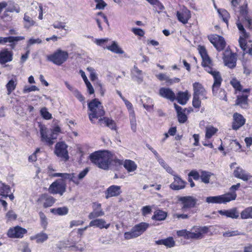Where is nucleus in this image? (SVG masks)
I'll return each mask as SVG.
<instances>
[{"mask_svg": "<svg viewBox=\"0 0 252 252\" xmlns=\"http://www.w3.org/2000/svg\"><path fill=\"white\" fill-rule=\"evenodd\" d=\"M91 161L99 168L106 170L113 159V155L107 151H97L90 156Z\"/></svg>", "mask_w": 252, "mask_h": 252, "instance_id": "obj_1", "label": "nucleus"}, {"mask_svg": "<svg viewBox=\"0 0 252 252\" xmlns=\"http://www.w3.org/2000/svg\"><path fill=\"white\" fill-rule=\"evenodd\" d=\"M197 50L202 59V66L204 68L206 71L212 75L214 79H221L220 72L213 67V61L209 56L205 47L199 45Z\"/></svg>", "mask_w": 252, "mask_h": 252, "instance_id": "obj_2", "label": "nucleus"}, {"mask_svg": "<svg viewBox=\"0 0 252 252\" xmlns=\"http://www.w3.org/2000/svg\"><path fill=\"white\" fill-rule=\"evenodd\" d=\"M39 131L41 141L45 145L51 146L55 143L57 135L61 133V129L59 126H56L49 130L45 126H41Z\"/></svg>", "mask_w": 252, "mask_h": 252, "instance_id": "obj_3", "label": "nucleus"}, {"mask_svg": "<svg viewBox=\"0 0 252 252\" xmlns=\"http://www.w3.org/2000/svg\"><path fill=\"white\" fill-rule=\"evenodd\" d=\"M236 25L241 34L239 39V43L241 48L244 52L252 55V41H249L248 43L246 41V40L250 37L249 33L246 32L242 24L240 22L239 19L237 21Z\"/></svg>", "mask_w": 252, "mask_h": 252, "instance_id": "obj_4", "label": "nucleus"}, {"mask_svg": "<svg viewBox=\"0 0 252 252\" xmlns=\"http://www.w3.org/2000/svg\"><path fill=\"white\" fill-rule=\"evenodd\" d=\"M88 107L90 111L89 117L92 123H94V119L102 118L105 115L103 107L101 102L96 99H94L89 103Z\"/></svg>", "mask_w": 252, "mask_h": 252, "instance_id": "obj_5", "label": "nucleus"}, {"mask_svg": "<svg viewBox=\"0 0 252 252\" xmlns=\"http://www.w3.org/2000/svg\"><path fill=\"white\" fill-rule=\"evenodd\" d=\"M68 57L69 54L66 51H64L59 48L52 54L48 55L47 59L54 64L57 65H61L67 61Z\"/></svg>", "mask_w": 252, "mask_h": 252, "instance_id": "obj_6", "label": "nucleus"}, {"mask_svg": "<svg viewBox=\"0 0 252 252\" xmlns=\"http://www.w3.org/2000/svg\"><path fill=\"white\" fill-rule=\"evenodd\" d=\"M149 226V223L145 222L136 224L131 228L130 231L124 233V238L126 240L137 238L142 235Z\"/></svg>", "mask_w": 252, "mask_h": 252, "instance_id": "obj_7", "label": "nucleus"}, {"mask_svg": "<svg viewBox=\"0 0 252 252\" xmlns=\"http://www.w3.org/2000/svg\"><path fill=\"white\" fill-rule=\"evenodd\" d=\"M237 194L235 191L215 196L207 197L206 201L208 203H225L236 199Z\"/></svg>", "mask_w": 252, "mask_h": 252, "instance_id": "obj_8", "label": "nucleus"}, {"mask_svg": "<svg viewBox=\"0 0 252 252\" xmlns=\"http://www.w3.org/2000/svg\"><path fill=\"white\" fill-rule=\"evenodd\" d=\"M222 59L225 66L233 69L236 66L237 54L231 50L226 49L223 53Z\"/></svg>", "mask_w": 252, "mask_h": 252, "instance_id": "obj_9", "label": "nucleus"}, {"mask_svg": "<svg viewBox=\"0 0 252 252\" xmlns=\"http://www.w3.org/2000/svg\"><path fill=\"white\" fill-rule=\"evenodd\" d=\"M67 148L68 146L64 142H59L55 145L54 153L58 157L66 161L69 159Z\"/></svg>", "mask_w": 252, "mask_h": 252, "instance_id": "obj_10", "label": "nucleus"}, {"mask_svg": "<svg viewBox=\"0 0 252 252\" xmlns=\"http://www.w3.org/2000/svg\"><path fill=\"white\" fill-rule=\"evenodd\" d=\"M52 194H59L62 195L66 190V185L63 180L59 179L52 183L48 189Z\"/></svg>", "mask_w": 252, "mask_h": 252, "instance_id": "obj_11", "label": "nucleus"}, {"mask_svg": "<svg viewBox=\"0 0 252 252\" xmlns=\"http://www.w3.org/2000/svg\"><path fill=\"white\" fill-rule=\"evenodd\" d=\"M209 228L207 226H194L189 231V239L199 240L204 237L205 234L208 232Z\"/></svg>", "mask_w": 252, "mask_h": 252, "instance_id": "obj_12", "label": "nucleus"}, {"mask_svg": "<svg viewBox=\"0 0 252 252\" xmlns=\"http://www.w3.org/2000/svg\"><path fill=\"white\" fill-rule=\"evenodd\" d=\"M177 201L182 205V209L185 211L195 207L197 199L192 196H177Z\"/></svg>", "mask_w": 252, "mask_h": 252, "instance_id": "obj_13", "label": "nucleus"}, {"mask_svg": "<svg viewBox=\"0 0 252 252\" xmlns=\"http://www.w3.org/2000/svg\"><path fill=\"white\" fill-rule=\"evenodd\" d=\"M208 39L219 52L224 50L226 46V42L224 38L220 35L212 34L208 36Z\"/></svg>", "mask_w": 252, "mask_h": 252, "instance_id": "obj_14", "label": "nucleus"}, {"mask_svg": "<svg viewBox=\"0 0 252 252\" xmlns=\"http://www.w3.org/2000/svg\"><path fill=\"white\" fill-rule=\"evenodd\" d=\"M178 20L185 25L187 24L191 17V11L186 7L184 6L180 11L176 12Z\"/></svg>", "mask_w": 252, "mask_h": 252, "instance_id": "obj_15", "label": "nucleus"}, {"mask_svg": "<svg viewBox=\"0 0 252 252\" xmlns=\"http://www.w3.org/2000/svg\"><path fill=\"white\" fill-rule=\"evenodd\" d=\"M27 230L20 226H16L14 227L10 228L7 232V236L12 238H20L23 237L24 234L26 233Z\"/></svg>", "mask_w": 252, "mask_h": 252, "instance_id": "obj_16", "label": "nucleus"}, {"mask_svg": "<svg viewBox=\"0 0 252 252\" xmlns=\"http://www.w3.org/2000/svg\"><path fill=\"white\" fill-rule=\"evenodd\" d=\"M13 53L8 48H2L0 50V64H4L13 60Z\"/></svg>", "mask_w": 252, "mask_h": 252, "instance_id": "obj_17", "label": "nucleus"}, {"mask_svg": "<svg viewBox=\"0 0 252 252\" xmlns=\"http://www.w3.org/2000/svg\"><path fill=\"white\" fill-rule=\"evenodd\" d=\"M25 39V37L22 36L8 37H0V44L4 45L7 42L10 43V46L12 49H14L17 42Z\"/></svg>", "mask_w": 252, "mask_h": 252, "instance_id": "obj_18", "label": "nucleus"}, {"mask_svg": "<svg viewBox=\"0 0 252 252\" xmlns=\"http://www.w3.org/2000/svg\"><path fill=\"white\" fill-rule=\"evenodd\" d=\"M92 208L93 211L88 216V218L90 220H93L104 215V212L101 208V204L96 202L93 203Z\"/></svg>", "mask_w": 252, "mask_h": 252, "instance_id": "obj_19", "label": "nucleus"}, {"mask_svg": "<svg viewBox=\"0 0 252 252\" xmlns=\"http://www.w3.org/2000/svg\"><path fill=\"white\" fill-rule=\"evenodd\" d=\"M174 182L169 186L170 188L174 190H178L185 188L186 182L183 181L180 176L177 174L173 175Z\"/></svg>", "mask_w": 252, "mask_h": 252, "instance_id": "obj_20", "label": "nucleus"}, {"mask_svg": "<svg viewBox=\"0 0 252 252\" xmlns=\"http://www.w3.org/2000/svg\"><path fill=\"white\" fill-rule=\"evenodd\" d=\"M37 201L43 205L44 208H47L52 206L55 202V199L52 196L44 193L38 198Z\"/></svg>", "mask_w": 252, "mask_h": 252, "instance_id": "obj_21", "label": "nucleus"}, {"mask_svg": "<svg viewBox=\"0 0 252 252\" xmlns=\"http://www.w3.org/2000/svg\"><path fill=\"white\" fill-rule=\"evenodd\" d=\"M233 119L232 128L234 130L238 129L245 124L246 122L244 117L238 113H234Z\"/></svg>", "mask_w": 252, "mask_h": 252, "instance_id": "obj_22", "label": "nucleus"}, {"mask_svg": "<svg viewBox=\"0 0 252 252\" xmlns=\"http://www.w3.org/2000/svg\"><path fill=\"white\" fill-rule=\"evenodd\" d=\"M234 176L237 178L241 179L244 181H248L252 176L248 174L245 170L240 167H237L233 171Z\"/></svg>", "mask_w": 252, "mask_h": 252, "instance_id": "obj_23", "label": "nucleus"}, {"mask_svg": "<svg viewBox=\"0 0 252 252\" xmlns=\"http://www.w3.org/2000/svg\"><path fill=\"white\" fill-rule=\"evenodd\" d=\"M122 193L121 187L112 185L109 187L105 192V198L108 199L112 197L118 196Z\"/></svg>", "mask_w": 252, "mask_h": 252, "instance_id": "obj_24", "label": "nucleus"}, {"mask_svg": "<svg viewBox=\"0 0 252 252\" xmlns=\"http://www.w3.org/2000/svg\"><path fill=\"white\" fill-rule=\"evenodd\" d=\"M159 93L160 96L171 101H173L176 99L175 94L169 88H162L160 89Z\"/></svg>", "mask_w": 252, "mask_h": 252, "instance_id": "obj_25", "label": "nucleus"}, {"mask_svg": "<svg viewBox=\"0 0 252 252\" xmlns=\"http://www.w3.org/2000/svg\"><path fill=\"white\" fill-rule=\"evenodd\" d=\"M193 95L199 96L202 97V99H207L206 96V91L203 86L198 83H195L193 84Z\"/></svg>", "mask_w": 252, "mask_h": 252, "instance_id": "obj_26", "label": "nucleus"}, {"mask_svg": "<svg viewBox=\"0 0 252 252\" xmlns=\"http://www.w3.org/2000/svg\"><path fill=\"white\" fill-rule=\"evenodd\" d=\"M89 227L95 226L100 229H107L110 226L109 223H106L105 220L103 219H96L91 220L89 224Z\"/></svg>", "mask_w": 252, "mask_h": 252, "instance_id": "obj_27", "label": "nucleus"}, {"mask_svg": "<svg viewBox=\"0 0 252 252\" xmlns=\"http://www.w3.org/2000/svg\"><path fill=\"white\" fill-rule=\"evenodd\" d=\"M219 213L221 215L233 219H238L239 216V213L236 208L227 210H220Z\"/></svg>", "mask_w": 252, "mask_h": 252, "instance_id": "obj_28", "label": "nucleus"}, {"mask_svg": "<svg viewBox=\"0 0 252 252\" xmlns=\"http://www.w3.org/2000/svg\"><path fill=\"white\" fill-rule=\"evenodd\" d=\"M248 95L246 94L238 95L235 105L239 106L242 108L246 109L248 106Z\"/></svg>", "mask_w": 252, "mask_h": 252, "instance_id": "obj_29", "label": "nucleus"}, {"mask_svg": "<svg viewBox=\"0 0 252 252\" xmlns=\"http://www.w3.org/2000/svg\"><path fill=\"white\" fill-rule=\"evenodd\" d=\"M217 12L219 14V17L226 24L228 27L229 25V20L230 19L229 13L226 9L223 8H218Z\"/></svg>", "mask_w": 252, "mask_h": 252, "instance_id": "obj_30", "label": "nucleus"}, {"mask_svg": "<svg viewBox=\"0 0 252 252\" xmlns=\"http://www.w3.org/2000/svg\"><path fill=\"white\" fill-rule=\"evenodd\" d=\"M104 123L105 125L113 130H116L117 126L115 122L108 117H102L99 119L98 124L101 125Z\"/></svg>", "mask_w": 252, "mask_h": 252, "instance_id": "obj_31", "label": "nucleus"}, {"mask_svg": "<svg viewBox=\"0 0 252 252\" xmlns=\"http://www.w3.org/2000/svg\"><path fill=\"white\" fill-rule=\"evenodd\" d=\"M53 176L60 177H62L63 179H68L70 181H72L74 184H75L77 185H79L80 183L78 178H77L75 177L74 173L68 174V173H57L54 174L53 175Z\"/></svg>", "mask_w": 252, "mask_h": 252, "instance_id": "obj_32", "label": "nucleus"}, {"mask_svg": "<svg viewBox=\"0 0 252 252\" xmlns=\"http://www.w3.org/2000/svg\"><path fill=\"white\" fill-rule=\"evenodd\" d=\"M190 95L189 94L188 91L185 92H179L177 95L176 99L178 102L181 105H185L187 103Z\"/></svg>", "mask_w": 252, "mask_h": 252, "instance_id": "obj_33", "label": "nucleus"}, {"mask_svg": "<svg viewBox=\"0 0 252 252\" xmlns=\"http://www.w3.org/2000/svg\"><path fill=\"white\" fill-rule=\"evenodd\" d=\"M156 244L159 245H164L168 248L173 247L175 243L173 238L169 237L166 239L157 240L155 242Z\"/></svg>", "mask_w": 252, "mask_h": 252, "instance_id": "obj_34", "label": "nucleus"}, {"mask_svg": "<svg viewBox=\"0 0 252 252\" xmlns=\"http://www.w3.org/2000/svg\"><path fill=\"white\" fill-rule=\"evenodd\" d=\"M167 213L162 210H158L154 212L152 219L153 220L161 221L164 220L167 217Z\"/></svg>", "mask_w": 252, "mask_h": 252, "instance_id": "obj_35", "label": "nucleus"}, {"mask_svg": "<svg viewBox=\"0 0 252 252\" xmlns=\"http://www.w3.org/2000/svg\"><path fill=\"white\" fill-rule=\"evenodd\" d=\"M106 49L113 53L118 54H123L124 51L119 47L116 41H113L111 45L106 46Z\"/></svg>", "mask_w": 252, "mask_h": 252, "instance_id": "obj_36", "label": "nucleus"}, {"mask_svg": "<svg viewBox=\"0 0 252 252\" xmlns=\"http://www.w3.org/2000/svg\"><path fill=\"white\" fill-rule=\"evenodd\" d=\"M124 166L128 172H133L137 169L136 164L130 159H126L124 161Z\"/></svg>", "mask_w": 252, "mask_h": 252, "instance_id": "obj_37", "label": "nucleus"}, {"mask_svg": "<svg viewBox=\"0 0 252 252\" xmlns=\"http://www.w3.org/2000/svg\"><path fill=\"white\" fill-rule=\"evenodd\" d=\"M23 20L24 27L27 29H28L36 25V22L34 21L32 18L29 16L27 13L24 14Z\"/></svg>", "mask_w": 252, "mask_h": 252, "instance_id": "obj_38", "label": "nucleus"}, {"mask_svg": "<svg viewBox=\"0 0 252 252\" xmlns=\"http://www.w3.org/2000/svg\"><path fill=\"white\" fill-rule=\"evenodd\" d=\"M48 235L44 232H40L31 238V239H35L37 243H42L48 239Z\"/></svg>", "mask_w": 252, "mask_h": 252, "instance_id": "obj_39", "label": "nucleus"}, {"mask_svg": "<svg viewBox=\"0 0 252 252\" xmlns=\"http://www.w3.org/2000/svg\"><path fill=\"white\" fill-rule=\"evenodd\" d=\"M10 187L0 181V195L7 197L10 192Z\"/></svg>", "mask_w": 252, "mask_h": 252, "instance_id": "obj_40", "label": "nucleus"}, {"mask_svg": "<svg viewBox=\"0 0 252 252\" xmlns=\"http://www.w3.org/2000/svg\"><path fill=\"white\" fill-rule=\"evenodd\" d=\"M148 2L153 5L158 12L164 9V6L159 0H150Z\"/></svg>", "mask_w": 252, "mask_h": 252, "instance_id": "obj_41", "label": "nucleus"}, {"mask_svg": "<svg viewBox=\"0 0 252 252\" xmlns=\"http://www.w3.org/2000/svg\"><path fill=\"white\" fill-rule=\"evenodd\" d=\"M213 175L214 174L210 172L201 171L200 174L201 180L205 184H208L210 182V177Z\"/></svg>", "mask_w": 252, "mask_h": 252, "instance_id": "obj_42", "label": "nucleus"}, {"mask_svg": "<svg viewBox=\"0 0 252 252\" xmlns=\"http://www.w3.org/2000/svg\"><path fill=\"white\" fill-rule=\"evenodd\" d=\"M230 84L237 91H242L243 92L246 93L250 92V89H246L243 90H242V86L240 84L238 80H231L230 81Z\"/></svg>", "mask_w": 252, "mask_h": 252, "instance_id": "obj_43", "label": "nucleus"}, {"mask_svg": "<svg viewBox=\"0 0 252 252\" xmlns=\"http://www.w3.org/2000/svg\"><path fill=\"white\" fill-rule=\"evenodd\" d=\"M218 128L213 126H208L206 127L205 137L207 139L211 138L218 131Z\"/></svg>", "mask_w": 252, "mask_h": 252, "instance_id": "obj_44", "label": "nucleus"}, {"mask_svg": "<svg viewBox=\"0 0 252 252\" xmlns=\"http://www.w3.org/2000/svg\"><path fill=\"white\" fill-rule=\"evenodd\" d=\"M242 219H252V207L246 208L241 213Z\"/></svg>", "mask_w": 252, "mask_h": 252, "instance_id": "obj_45", "label": "nucleus"}, {"mask_svg": "<svg viewBox=\"0 0 252 252\" xmlns=\"http://www.w3.org/2000/svg\"><path fill=\"white\" fill-rule=\"evenodd\" d=\"M68 209L66 207L54 208L51 209V212L59 215H65L68 213Z\"/></svg>", "mask_w": 252, "mask_h": 252, "instance_id": "obj_46", "label": "nucleus"}, {"mask_svg": "<svg viewBox=\"0 0 252 252\" xmlns=\"http://www.w3.org/2000/svg\"><path fill=\"white\" fill-rule=\"evenodd\" d=\"M39 215L41 226L44 230H45L47 228L48 224V219L46 215L42 212H39Z\"/></svg>", "mask_w": 252, "mask_h": 252, "instance_id": "obj_47", "label": "nucleus"}, {"mask_svg": "<svg viewBox=\"0 0 252 252\" xmlns=\"http://www.w3.org/2000/svg\"><path fill=\"white\" fill-rule=\"evenodd\" d=\"M129 118L130 120L131 128L132 130L135 132L136 131V121L134 111H131V113H130Z\"/></svg>", "mask_w": 252, "mask_h": 252, "instance_id": "obj_48", "label": "nucleus"}, {"mask_svg": "<svg viewBox=\"0 0 252 252\" xmlns=\"http://www.w3.org/2000/svg\"><path fill=\"white\" fill-rule=\"evenodd\" d=\"M221 85V80H215L214 83L212 86V91L214 95H217L218 91H219Z\"/></svg>", "mask_w": 252, "mask_h": 252, "instance_id": "obj_49", "label": "nucleus"}, {"mask_svg": "<svg viewBox=\"0 0 252 252\" xmlns=\"http://www.w3.org/2000/svg\"><path fill=\"white\" fill-rule=\"evenodd\" d=\"M16 86V83L13 80H10L9 82L6 85L7 90V94H10V93L14 90Z\"/></svg>", "mask_w": 252, "mask_h": 252, "instance_id": "obj_50", "label": "nucleus"}, {"mask_svg": "<svg viewBox=\"0 0 252 252\" xmlns=\"http://www.w3.org/2000/svg\"><path fill=\"white\" fill-rule=\"evenodd\" d=\"M177 234L179 237H183L187 239H189V231L186 229H182L177 231Z\"/></svg>", "mask_w": 252, "mask_h": 252, "instance_id": "obj_51", "label": "nucleus"}, {"mask_svg": "<svg viewBox=\"0 0 252 252\" xmlns=\"http://www.w3.org/2000/svg\"><path fill=\"white\" fill-rule=\"evenodd\" d=\"M131 32L135 35L142 37L145 34V32L141 29L133 28L131 29Z\"/></svg>", "mask_w": 252, "mask_h": 252, "instance_id": "obj_52", "label": "nucleus"}, {"mask_svg": "<svg viewBox=\"0 0 252 252\" xmlns=\"http://www.w3.org/2000/svg\"><path fill=\"white\" fill-rule=\"evenodd\" d=\"M142 215L146 216L152 213V207L150 206H145L141 209Z\"/></svg>", "mask_w": 252, "mask_h": 252, "instance_id": "obj_53", "label": "nucleus"}, {"mask_svg": "<svg viewBox=\"0 0 252 252\" xmlns=\"http://www.w3.org/2000/svg\"><path fill=\"white\" fill-rule=\"evenodd\" d=\"M41 115L47 120L50 119L52 117L51 114L48 112L46 108H43L40 110Z\"/></svg>", "mask_w": 252, "mask_h": 252, "instance_id": "obj_54", "label": "nucleus"}, {"mask_svg": "<svg viewBox=\"0 0 252 252\" xmlns=\"http://www.w3.org/2000/svg\"><path fill=\"white\" fill-rule=\"evenodd\" d=\"M178 120L180 123H185L188 119L187 115L184 112L180 113L177 115Z\"/></svg>", "mask_w": 252, "mask_h": 252, "instance_id": "obj_55", "label": "nucleus"}, {"mask_svg": "<svg viewBox=\"0 0 252 252\" xmlns=\"http://www.w3.org/2000/svg\"><path fill=\"white\" fill-rule=\"evenodd\" d=\"M192 105L195 108H199L201 106V101L198 96L193 95Z\"/></svg>", "mask_w": 252, "mask_h": 252, "instance_id": "obj_56", "label": "nucleus"}, {"mask_svg": "<svg viewBox=\"0 0 252 252\" xmlns=\"http://www.w3.org/2000/svg\"><path fill=\"white\" fill-rule=\"evenodd\" d=\"M239 235H241V233L239 232L238 230L227 231L224 232L223 234V236L227 237L234 236Z\"/></svg>", "mask_w": 252, "mask_h": 252, "instance_id": "obj_57", "label": "nucleus"}, {"mask_svg": "<svg viewBox=\"0 0 252 252\" xmlns=\"http://www.w3.org/2000/svg\"><path fill=\"white\" fill-rule=\"evenodd\" d=\"M39 89L35 86H25L23 92L24 93H28L31 92L38 91Z\"/></svg>", "mask_w": 252, "mask_h": 252, "instance_id": "obj_58", "label": "nucleus"}, {"mask_svg": "<svg viewBox=\"0 0 252 252\" xmlns=\"http://www.w3.org/2000/svg\"><path fill=\"white\" fill-rule=\"evenodd\" d=\"M6 217L8 220H15L17 218V215L13 211H9L6 214Z\"/></svg>", "mask_w": 252, "mask_h": 252, "instance_id": "obj_59", "label": "nucleus"}, {"mask_svg": "<svg viewBox=\"0 0 252 252\" xmlns=\"http://www.w3.org/2000/svg\"><path fill=\"white\" fill-rule=\"evenodd\" d=\"M189 177H192L194 180H197L200 177V175L195 170L191 171L188 174Z\"/></svg>", "mask_w": 252, "mask_h": 252, "instance_id": "obj_60", "label": "nucleus"}, {"mask_svg": "<svg viewBox=\"0 0 252 252\" xmlns=\"http://www.w3.org/2000/svg\"><path fill=\"white\" fill-rule=\"evenodd\" d=\"M85 84L87 87L88 91L90 94H92L94 93V89L91 83L89 81V80H84Z\"/></svg>", "mask_w": 252, "mask_h": 252, "instance_id": "obj_61", "label": "nucleus"}, {"mask_svg": "<svg viewBox=\"0 0 252 252\" xmlns=\"http://www.w3.org/2000/svg\"><path fill=\"white\" fill-rule=\"evenodd\" d=\"M42 43V40L40 38L34 39L32 38H30L28 41V46H29L35 43L40 44Z\"/></svg>", "mask_w": 252, "mask_h": 252, "instance_id": "obj_62", "label": "nucleus"}, {"mask_svg": "<svg viewBox=\"0 0 252 252\" xmlns=\"http://www.w3.org/2000/svg\"><path fill=\"white\" fill-rule=\"evenodd\" d=\"M84 221L81 220H74L70 222V227L72 228L74 226H77L83 224Z\"/></svg>", "mask_w": 252, "mask_h": 252, "instance_id": "obj_63", "label": "nucleus"}, {"mask_svg": "<svg viewBox=\"0 0 252 252\" xmlns=\"http://www.w3.org/2000/svg\"><path fill=\"white\" fill-rule=\"evenodd\" d=\"M21 245V250L23 252H31V251L29 247L28 244L27 243H22Z\"/></svg>", "mask_w": 252, "mask_h": 252, "instance_id": "obj_64", "label": "nucleus"}]
</instances>
